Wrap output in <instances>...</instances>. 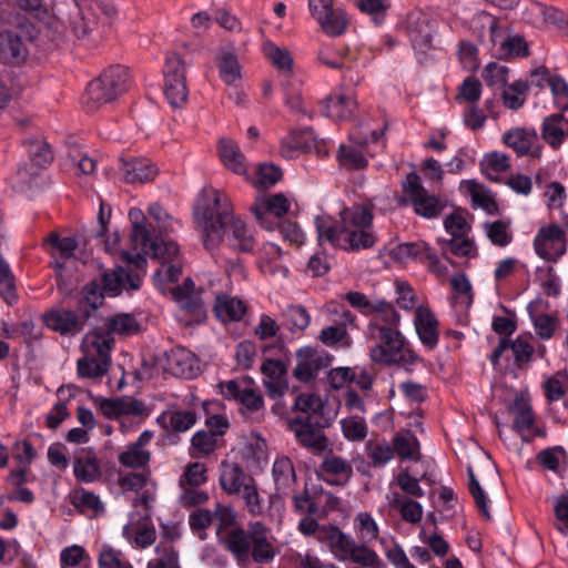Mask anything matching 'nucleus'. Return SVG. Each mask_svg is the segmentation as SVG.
<instances>
[{
    "label": "nucleus",
    "mask_w": 568,
    "mask_h": 568,
    "mask_svg": "<svg viewBox=\"0 0 568 568\" xmlns=\"http://www.w3.org/2000/svg\"><path fill=\"white\" fill-rule=\"evenodd\" d=\"M193 215L203 229V245L207 251L217 248L226 235L227 244L234 251L253 252L256 245L253 230L234 215L230 199L221 191L203 187L195 199Z\"/></svg>",
    "instance_id": "nucleus-1"
},
{
    "label": "nucleus",
    "mask_w": 568,
    "mask_h": 568,
    "mask_svg": "<svg viewBox=\"0 0 568 568\" xmlns=\"http://www.w3.org/2000/svg\"><path fill=\"white\" fill-rule=\"evenodd\" d=\"M217 540L239 566H245L251 558L256 564H268L276 555L268 529L262 521L250 523L248 529L233 527Z\"/></svg>",
    "instance_id": "nucleus-2"
},
{
    "label": "nucleus",
    "mask_w": 568,
    "mask_h": 568,
    "mask_svg": "<svg viewBox=\"0 0 568 568\" xmlns=\"http://www.w3.org/2000/svg\"><path fill=\"white\" fill-rule=\"evenodd\" d=\"M141 284L142 277L129 266L104 270L100 281L94 278L81 288L75 305L88 312L91 318L102 306L105 295L114 297L123 291H138Z\"/></svg>",
    "instance_id": "nucleus-3"
},
{
    "label": "nucleus",
    "mask_w": 568,
    "mask_h": 568,
    "mask_svg": "<svg viewBox=\"0 0 568 568\" xmlns=\"http://www.w3.org/2000/svg\"><path fill=\"white\" fill-rule=\"evenodd\" d=\"M367 337L376 341L371 347V359L379 365H396L407 372L422 358L408 346L403 334L396 327L381 326L376 320H371L367 325Z\"/></svg>",
    "instance_id": "nucleus-4"
},
{
    "label": "nucleus",
    "mask_w": 568,
    "mask_h": 568,
    "mask_svg": "<svg viewBox=\"0 0 568 568\" xmlns=\"http://www.w3.org/2000/svg\"><path fill=\"white\" fill-rule=\"evenodd\" d=\"M114 343V338L109 334L98 331L88 333L81 345L84 355L77 362L79 377L99 378L105 375L111 364Z\"/></svg>",
    "instance_id": "nucleus-5"
},
{
    "label": "nucleus",
    "mask_w": 568,
    "mask_h": 568,
    "mask_svg": "<svg viewBox=\"0 0 568 568\" xmlns=\"http://www.w3.org/2000/svg\"><path fill=\"white\" fill-rule=\"evenodd\" d=\"M129 217L132 224L131 242L135 248L140 247L145 254L162 260V263L175 261L180 253L179 245L154 235V225L148 222L141 210L131 209Z\"/></svg>",
    "instance_id": "nucleus-6"
},
{
    "label": "nucleus",
    "mask_w": 568,
    "mask_h": 568,
    "mask_svg": "<svg viewBox=\"0 0 568 568\" xmlns=\"http://www.w3.org/2000/svg\"><path fill=\"white\" fill-rule=\"evenodd\" d=\"M129 80L130 75L125 67L112 65L88 84L82 103L88 111L92 112L124 93L128 90Z\"/></svg>",
    "instance_id": "nucleus-7"
},
{
    "label": "nucleus",
    "mask_w": 568,
    "mask_h": 568,
    "mask_svg": "<svg viewBox=\"0 0 568 568\" xmlns=\"http://www.w3.org/2000/svg\"><path fill=\"white\" fill-rule=\"evenodd\" d=\"M404 193L408 195L407 199L400 200V204H409L416 215L426 220H434L442 215L447 204L446 201L436 194H430L426 190L420 178L416 172H409L405 180L402 182Z\"/></svg>",
    "instance_id": "nucleus-8"
},
{
    "label": "nucleus",
    "mask_w": 568,
    "mask_h": 568,
    "mask_svg": "<svg viewBox=\"0 0 568 568\" xmlns=\"http://www.w3.org/2000/svg\"><path fill=\"white\" fill-rule=\"evenodd\" d=\"M38 37V30L30 21L20 22L14 29L0 32V61L20 65L29 55V47Z\"/></svg>",
    "instance_id": "nucleus-9"
},
{
    "label": "nucleus",
    "mask_w": 568,
    "mask_h": 568,
    "mask_svg": "<svg viewBox=\"0 0 568 568\" xmlns=\"http://www.w3.org/2000/svg\"><path fill=\"white\" fill-rule=\"evenodd\" d=\"M204 288L196 287L191 277L182 284L171 288L172 298L179 305L181 317L185 326L202 325L207 320V310L202 298Z\"/></svg>",
    "instance_id": "nucleus-10"
},
{
    "label": "nucleus",
    "mask_w": 568,
    "mask_h": 568,
    "mask_svg": "<svg viewBox=\"0 0 568 568\" xmlns=\"http://www.w3.org/2000/svg\"><path fill=\"white\" fill-rule=\"evenodd\" d=\"M89 320V313L77 305L54 306L42 314V322L50 331L67 337H73L83 332Z\"/></svg>",
    "instance_id": "nucleus-11"
},
{
    "label": "nucleus",
    "mask_w": 568,
    "mask_h": 568,
    "mask_svg": "<svg viewBox=\"0 0 568 568\" xmlns=\"http://www.w3.org/2000/svg\"><path fill=\"white\" fill-rule=\"evenodd\" d=\"M164 87L163 93L173 109L182 108L189 97L185 79V67L181 57L176 53L169 54L163 67Z\"/></svg>",
    "instance_id": "nucleus-12"
},
{
    "label": "nucleus",
    "mask_w": 568,
    "mask_h": 568,
    "mask_svg": "<svg viewBox=\"0 0 568 568\" xmlns=\"http://www.w3.org/2000/svg\"><path fill=\"white\" fill-rule=\"evenodd\" d=\"M288 429L294 433L296 442L313 454H321L328 447V439L323 429L329 426L328 419H322L318 424L310 417H293L288 419Z\"/></svg>",
    "instance_id": "nucleus-13"
},
{
    "label": "nucleus",
    "mask_w": 568,
    "mask_h": 568,
    "mask_svg": "<svg viewBox=\"0 0 568 568\" xmlns=\"http://www.w3.org/2000/svg\"><path fill=\"white\" fill-rule=\"evenodd\" d=\"M535 253L547 262H558L567 251L565 230L556 223L542 225L534 239Z\"/></svg>",
    "instance_id": "nucleus-14"
},
{
    "label": "nucleus",
    "mask_w": 568,
    "mask_h": 568,
    "mask_svg": "<svg viewBox=\"0 0 568 568\" xmlns=\"http://www.w3.org/2000/svg\"><path fill=\"white\" fill-rule=\"evenodd\" d=\"M161 369L172 376L192 379L197 376L200 367L196 356L184 347H174L158 358Z\"/></svg>",
    "instance_id": "nucleus-15"
},
{
    "label": "nucleus",
    "mask_w": 568,
    "mask_h": 568,
    "mask_svg": "<svg viewBox=\"0 0 568 568\" xmlns=\"http://www.w3.org/2000/svg\"><path fill=\"white\" fill-rule=\"evenodd\" d=\"M252 383L251 377L222 382L220 383L221 394L227 400L237 402L246 410L257 412L264 407V398L260 392L252 388Z\"/></svg>",
    "instance_id": "nucleus-16"
},
{
    "label": "nucleus",
    "mask_w": 568,
    "mask_h": 568,
    "mask_svg": "<svg viewBox=\"0 0 568 568\" xmlns=\"http://www.w3.org/2000/svg\"><path fill=\"white\" fill-rule=\"evenodd\" d=\"M290 207L288 199L283 193H276L257 197L251 211L262 227L273 230L275 223L271 221V217H283L288 213Z\"/></svg>",
    "instance_id": "nucleus-17"
},
{
    "label": "nucleus",
    "mask_w": 568,
    "mask_h": 568,
    "mask_svg": "<svg viewBox=\"0 0 568 568\" xmlns=\"http://www.w3.org/2000/svg\"><path fill=\"white\" fill-rule=\"evenodd\" d=\"M317 478L331 486H345L353 476L352 465L341 456L329 454L318 466Z\"/></svg>",
    "instance_id": "nucleus-18"
},
{
    "label": "nucleus",
    "mask_w": 568,
    "mask_h": 568,
    "mask_svg": "<svg viewBox=\"0 0 568 568\" xmlns=\"http://www.w3.org/2000/svg\"><path fill=\"white\" fill-rule=\"evenodd\" d=\"M94 404L108 419H118L121 416H140L144 413V404L138 399L98 397L94 399Z\"/></svg>",
    "instance_id": "nucleus-19"
},
{
    "label": "nucleus",
    "mask_w": 568,
    "mask_h": 568,
    "mask_svg": "<svg viewBox=\"0 0 568 568\" xmlns=\"http://www.w3.org/2000/svg\"><path fill=\"white\" fill-rule=\"evenodd\" d=\"M261 371L264 375V385L268 396L272 398L283 396L288 388L285 363L280 359L267 358L263 362Z\"/></svg>",
    "instance_id": "nucleus-20"
},
{
    "label": "nucleus",
    "mask_w": 568,
    "mask_h": 568,
    "mask_svg": "<svg viewBox=\"0 0 568 568\" xmlns=\"http://www.w3.org/2000/svg\"><path fill=\"white\" fill-rule=\"evenodd\" d=\"M414 324L420 343L428 351L435 349L439 339V323L434 312L428 307H417Z\"/></svg>",
    "instance_id": "nucleus-21"
},
{
    "label": "nucleus",
    "mask_w": 568,
    "mask_h": 568,
    "mask_svg": "<svg viewBox=\"0 0 568 568\" xmlns=\"http://www.w3.org/2000/svg\"><path fill=\"white\" fill-rule=\"evenodd\" d=\"M538 141V134L535 129L528 130L523 128H515L503 135V142L514 149L518 156L530 155L531 158L540 156V148L532 150L535 143Z\"/></svg>",
    "instance_id": "nucleus-22"
},
{
    "label": "nucleus",
    "mask_w": 568,
    "mask_h": 568,
    "mask_svg": "<svg viewBox=\"0 0 568 568\" xmlns=\"http://www.w3.org/2000/svg\"><path fill=\"white\" fill-rule=\"evenodd\" d=\"M247 311L248 306L243 300L223 293L216 295L213 305L216 320L225 324L242 321Z\"/></svg>",
    "instance_id": "nucleus-23"
},
{
    "label": "nucleus",
    "mask_w": 568,
    "mask_h": 568,
    "mask_svg": "<svg viewBox=\"0 0 568 568\" xmlns=\"http://www.w3.org/2000/svg\"><path fill=\"white\" fill-rule=\"evenodd\" d=\"M541 139L552 149L559 150L568 138V119L562 112L544 118L540 128Z\"/></svg>",
    "instance_id": "nucleus-24"
},
{
    "label": "nucleus",
    "mask_w": 568,
    "mask_h": 568,
    "mask_svg": "<svg viewBox=\"0 0 568 568\" xmlns=\"http://www.w3.org/2000/svg\"><path fill=\"white\" fill-rule=\"evenodd\" d=\"M318 541L327 544L335 558L341 561L347 560L346 555L355 545V540L335 525H323L318 534Z\"/></svg>",
    "instance_id": "nucleus-25"
},
{
    "label": "nucleus",
    "mask_w": 568,
    "mask_h": 568,
    "mask_svg": "<svg viewBox=\"0 0 568 568\" xmlns=\"http://www.w3.org/2000/svg\"><path fill=\"white\" fill-rule=\"evenodd\" d=\"M221 488L229 495L239 494L254 478L248 476L236 463L223 460L220 466Z\"/></svg>",
    "instance_id": "nucleus-26"
},
{
    "label": "nucleus",
    "mask_w": 568,
    "mask_h": 568,
    "mask_svg": "<svg viewBox=\"0 0 568 568\" xmlns=\"http://www.w3.org/2000/svg\"><path fill=\"white\" fill-rule=\"evenodd\" d=\"M321 113L333 121H347L354 114L356 102L344 94H329L320 102Z\"/></svg>",
    "instance_id": "nucleus-27"
},
{
    "label": "nucleus",
    "mask_w": 568,
    "mask_h": 568,
    "mask_svg": "<svg viewBox=\"0 0 568 568\" xmlns=\"http://www.w3.org/2000/svg\"><path fill=\"white\" fill-rule=\"evenodd\" d=\"M272 475L276 491L282 496H288L296 485V473L293 462L286 457H276L272 467Z\"/></svg>",
    "instance_id": "nucleus-28"
},
{
    "label": "nucleus",
    "mask_w": 568,
    "mask_h": 568,
    "mask_svg": "<svg viewBox=\"0 0 568 568\" xmlns=\"http://www.w3.org/2000/svg\"><path fill=\"white\" fill-rule=\"evenodd\" d=\"M510 410L515 414L513 422L514 429L520 435L524 442H532V438L526 435V432L532 429L536 420L530 402L524 396H516L510 406Z\"/></svg>",
    "instance_id": "nucleus-29"
},
{
    "label": "nucleus",
    "mask_w": 568,
    "mask_h": 568,
    "mask_svg": "<svg viewBox=\"0 0 568 568\" xmlns=\"http://www.w3.org/2000/svg\"><path fill=\"white\" fill-rule=\"evenodd\" d=\"M121 171L126 183H144L154 179L156 168L148 159L122 160Z\"/></svg>",
    "instance_id": "nucleus-30"
},
{
    "label": "nucleus",
    "mask_w": 568,
    "mask_h": 568,
    "mask_svg": "<svg viewBox=\"0 0 568 568\" xmlns=\"http://www.w3.org/2000/svg\"><path fill=\"white\" fill-rule=\"evenodd\" d=\"M408 38L419 62L425 63L427 53L433 49V32L428 22L424 20L409 24Z\"/></svg>",
    "instance_id": "nucleus-31"
},
{
    "label": "nucleus",
    "mask_w": 568,
    "mask_h": 568,
    "mask_svg": "<svg viewBox=\"0 0 568 568\" xmlns=\"http://www.w3.org/2000/svg\"><path fill=\"white\" fill-rule=\"evenodd\" d=\"M326 405L316 394L301 393L295 397L293 409L298 413L295 417H310L315 424H318L325 417Z\"/></svg>",
    "instance_id": "nucleus-32"
},
{
    "label": "nucleus",
    "mask_w": 568,
    "mask_h": 568,
    "mask_svg": "<svg viewBox=\"0 0 568 568\" xmlns=\"http://www.w3.org/2000/svg\"><path fill=\"white\" fill-rule=\"evenodd\" d=\"M69 498L70 504L82 515L94 517L104 511V505L100 497L83 487L74 488Z\"/></svg>",
    "instance_id": "nucleus-33"
},
{
    "label": "nucleus",
    "mask_w": 568,
    "mask_h": 568,
    "mask_svg": "<svg viewBox=\"0 0 568 568\" xmlns=\"http://www.w3.org/2000/svg\"><path fill=\"white\" fill-rule=\"evenodd\" d=\"M531 54L528 42L520 34H508L496 49V58L504 61L526 59Z\"/></svg>",
    "instance_id": "nucleus-34"
},
{
    "label": "nucleus",
    "mask_w": 568,
    "mask_h": 568,
    "mask_svg": "<svg viewBox=\"0 0 568 568\" xmlns=\"http://www.w3.org/2000/svg\"><path fill=\"white\" fill-rule=\"evenodd\" d=\"M217 150L221 161L229 170L236 174L246 173L245 156L235 141L223 138L219 141Z\"/></svg>",
    "instance_id": "nucleus-35"
},
{
    "label": "nucleus",
    "mask_w": 568,
    "mask_h": 568,
    "mask_svg": "<svg viewBox=\"0 0 568 568\" xmlns=\"http://www.w3.org/2000/svg\"><path fill=\"white\" fill-rule=\"evenodd\" d=\"M32 165L43 169L53 161V153L50 144L41 136H30L22 140Z\"/></svg>",
    "instance_id": "nucleus-36"
},
{
    "label": "nucleus",
    "mask_w": 568,
    "mask_h": 568,
    "mask_svg": "<svg viewBox=\"0 0 568 568\" xmlns=\"http://www.w3.org/2000/svg\"><path fill=\"white\" fill-rule=\"evenodd\" d=\"M376 236L369 229L345 227L341 248L345 251L367 250L375 245Z\"/></svg>",
    "instance_id": "nucleus-37"
},
{
    "label": "nucleus",
    "mask_w": 568,
    "mask_h": 568,
    "mask_svg": "<svg viewBox=\"0 0 568 568\" xmlns=\"http://www.w3.org/2000/svg\"><path fill=\"white\" fill-rule=\"evenodd\" d=\"M429 245L425 242H406L397 244L389 251V257L396 262H425Z\"/></svg>",
    "instance_id": "nucleus-38"
},
{
    "label": "nucleus",
    "mask_w": 568,
    "mask_h": 568,
    "mask_svg": "<svg viewBox=\"0 0 568 568\" xmlns=\"http://www.w3.org/2000/svg\"><path fill=\"white\" fill-rule=\"evenodd\" d=\"M315 227L320 242L327 241L332 245L341 247L345 233L344 225H337L329 216H316Z\"/></svg>",
    "instance_id": "nucleus-39"
},
{
    "label": "nucleus",
    "mask_w": 568,
    "mask_h": 568,
    "mask_svg": "<svg viewBox=\"0 0 568 568\" xmlns=\"http://www.w3.org/2000/svg\"><path fill=\"white\" fill-rule=\"evenodd\" d=\"M336 159L339 166L349 172L363 170L368 165V160L362 150L353 145L341 144Z\"/></svg>",
    "instance_id": "nucleus-40"
},
{
    "label": "nucleus",
    "mask_w": 568,
    "mask_h": 568,
    "mask_svg": "<svg viewBox=\"0 0 568 568\" xmlns=\"http://www.w3.org/2000/svg\"><path fill=\"white\" fill-rule=\"evenodd\" d=\"M503 91L501 99L504 105L509 110H519L526 102L529 91L528 80H516L511 84H507Z\"/></svg>",
    "instance_id": "nucleus-41"
},
{
    "label": "nucleus",
    "mask_w": 568,
    "mask_h": 568,
    "mask_svg": "<svg viewBox=\"0 0 568 568\" xmlns=\"http://www.w3.org/2000/svg\"><path fill=\"white\" fill-rule=\"evenodd\" d=\"M484 231L490 243L497 247H506L513 242V233L509 230L510 222L496 220L494 222H485Z\"/></svg>",
    "instance_id": "nucleus-42"
},
{
    "label": "nucleus",
    "mask_w": 568,
    "mask_h": 568,
    "mask_svg": "<svg viewBox=\"0 0 568 568\" xmlns=\"http://www.w3.org/2000/svg\"><path fill=\"white\" fill-rule=\"evenodd\" d=\"M73 473L79 481L92 483L100 476V466L94 454L77 457Z\"/></svg>",
    "instance_id": "nucleus-43"
},
{
    "label": "nucleus",
    "mask_w": 568,
    "mask_h": 568,
    "mask_svg": "<svg viewBox=\"0 0 568 568\" xmlns=\"http://www.w3.org/2000/svg\"><path fill=\"white\" fill-rule=\"evenodd\" d=\"M344 227L371 229L373 224L372 210L366 205H355L342 214Z\"/></svg>",
    "instance_id": "nucleus-44"
},
{
    "label": "nucleus",
    "mask_w": 568,
    "mask_h": 568,
    "mask_svg": "<svg viewBox=\"0 0 568 568\" xmlns=\"http://www.w3.org/2000/svg\"><path fill=\"white\" fill-rule=\"evenodd\" d=\"M0 296L3 301L13 305L18 301L16 277L10 268L9 263L0 253Z\"/></svg>",
    "instance_id": "nucleus-45"
},
{
    "label": "nucleus",
    "mask_w": 568,
    "mask_h": 568,
    "mask_svg": "<svg viewBox=\"0 0 568 568\" xmlns=\"http://www.w3.org/2000/svg\"><path fill=\"white\" fill-rule=\"evenodd\" d=\"M347 560L367 568H384V562L377 552L364 544L353 546L351 552L346 555Z\"/></svg>",
    "instance_id": "nucleus-46"
},
{
    "label": "nucleus",
    "mask_w": 568,
    "mask_h": 568,
    "mask_svg": "<svg viewBox=\"0 0 568 568\" xmlns=\"http://www.w3.org/2000/svg\"><path fill=\"white\" fill-rule=\"evenodd\" d=\"M392 448L394 449V454L396 453L402 459H419V443L409 432L405 435L397 434L393 439Z\"/></svg>",
    "instance_id": "nucleus-47"
},
{
    "label": "nucleus",
    "mask_w": 568,
    "mask_h": 568,
    "mask_svg": "<svg viewBox=\"0 0 568 568\" xmlns=\"http://www.w3.org/2000/svg\"><path fill=\"white\" fill-rule=\"evenodd\" d=\"M390 506L399 510L402 519L407 523L416 524L422 520L423 507L416 500L403 499L398 494H395Z\"/></svg>",
    "instance_id": "nucleus-48"
},
{
    "label": "nucleus",
    "mask_w": 568,
    "mask_h": 568,
    "mask_svg": "<svg viewBox=\"0 0 568 568\" xmlns=\"http://www.w3.org/2000/svg\"><path fill=\"white\" fill-rule=\"evenodd\" d=\"M509 349L513 351L515 366L519 369L525 368L531 361L535 347L530 343L529 337L519 335L516 339H509Z\"/></svg>",
    "instance_id": "nucleus-49"
},
{
    "label": "nucleus",
    "mask_w": 568,
    "mask_h": 568,
    "mask_svg": "<svg viewBox=\"0 0 568 568\" xmlns=\"http://www.w3.org/2000/svg\"><path fill=\"white\" fill-rule=\"evenodd\" d=\"M324 30V32L331 37H338L346 30L347 19L343 10L332 9L326 12L325 19H315Z\"/></svg>",
    "instance_id": "nucleus-50"
},
{
    "label": "nucleus",
    "mask_w": 568,
    "mask_h": 568,
    "mask_svg": "<svg viewBox=\"0 0 568 568\" xmlns=\"http://www.w3.org/2000/svg\"><path fill=\"white\" fill-rule=\"evenodd\" d=\"M510 168L509 158L505 153L494 151L487 153L480 162L481 173L489 180L496 181L490 172L499 174L506 172Z\"/></svg>",
    "instance_id": "nucleus-51"
},
{
    "label": "nucleus",
    "mask_w": 568,
    "mask_h": 568,
    "mask_svg": "<svg viewBox=\"0 0 568 568\" xmlns=\"http://www.w3.org/2000/svg\"><path fill=\"white\" fill-rule=\"evenodd\" d=\"M45 250L52 248L59 252L60 256L69 260L74 255L78 242L74 237H61L57 232H51L43 241Z\"/></svg>",
    "instance_id": "nucleus-52"
},
{
    "label": "nucleus",
    "mask_w": 568,
    "mask_h": 568,
    "mask_svg": "<svg viewBox=\"0 0 568 568\" xmlns=\"http://www.w3.org/2000/svg\"><path fill=\"white\" fill-rule=\"evenodd\" d=\"M310 132V129L292 130L281 142V155L285 159H293L297 156L301 151L306 150L308 145L302 141V138Z\"/></svg>",
    "instance_id": "nucleus-53"
},
{
    "label": "nucleus",
    "mask_w": 568,
    "mask_h": 568,
    "mask_svg": "<svg viewBox=\"0 0 568 568\" xmlns=\"http://www.w3.org/2000/svg\"><path fill=\"white\" fill-rule=\"evenodd\" d=\"M308 354L310 346L302 347L296 352L297 364L293 371V376L303 383H308L317 376Z\"/></svg>",
    "instance_id": "nucleus-54"
},
{
    "label": "nucleus",
    "mask_w": 568,
    "mask_h": 568,
    "mask_svg": "<svg viewBox=\"0 0 568 568\" xmlns=\"http://www.w3.org/2000/svg\"><path fill=\"white\" fill-rule=\"evenodd\" d=\"M509 68L498 62L491 61L483 70V79L488 87L505 88L508 83Z\"/></svg>",
    "instance_id": "nucleus-55"
},
{
    "label": "nucleus",
    "mask_w": 568,
    "mask_h": 568,
    "mask_svg": "<svg viewBox=\"0 0 568 568\" xmlns=\"http://www.w3.org/2000/svg\"><path fill=\"white\" fill-rule=\"evenodd\" d=\"M467 476H468V490H469V494L471 495V497L474 498V501L476 504L478 511L486 519H489L490 514H489V508H488V498H487L486 493L481 488L479 481L477 480V477H476L471 466L467 467Z\"/></svg>",
    "instance_id": "nucleus-56"
},
{
    "label": "nucleus",
    "mask_w": 568,
    "mask_h": 568,
    "mask_svg": "<svg viewBox=\"0 0 568 568\" xmlns=\"http://www.w3.org/2000/svg\"><path fill=\"white\" fill-rule=\"evenodd\" d=\"M373 315L375 316L373 320H376L378 323H381V326L398 328L400 315L392 303H388L384 300L374 302Z\"/></svg>",
    "instance_id": "nucleus-57"
},
{
    "label": "nucleus",
    "mask_w": 568,
    "mask_h": 568,
    "mask_svg": "<svg viewBox=\"0 0 568 568\" xmlns=\"http://www.w3.org/2000/svg\"><path fill=\"white\" fill-rule=\"evenodd\" d=\"M108 332H102L103 334L116 333V334H125L131 335L138 333L140 329V325L135 317L130 314H118L111 317L108 321Z\"/></svg>",
    "instance_id": "nucleus-58"
},
{
    "label": "nucleus",
    "mask_w": 568,
    "mask_h": 568,
    "mask_svg": "<svg viewBox=\"0 0 568 568\" xmlns=\"http://www.w3.org/2000/svg\"><path fill=\"white\" fill-rule=\"evenodd\" d=\"M365 450L373 467H384L394 457V449L385 442L368 440L365 444Z\"/></svg>",
    "instance_id": "nucleus-59"
},
{
    "label": "nucleus",
    "mask_w": 568,
    "mask_h": 568,
    "mask_svg": "<svg viewBox=\"0 0 568 568\" xmlns=\"http://www.w3.org/2000/svg\"><path fill=\"white\" fill-rule=\"evenodd\" d=\"M151 453L146 449H139L132 444L119 455V463L126 468H142L150 462Z\"/></svg>",
    "instance_id": "nucleus-60"
},
{
    "label": "nucleus",
    "mask_w": 568,
    "mask_h": 568,
    "mask_svg": "<svg viewBox=\"0 0 568 568\" xmlns=\"http://www.w3.org/2000/svg\"><path fill=\"white\" fill-rule=\"evenodd\" d=\"M342 432L346 439L361 442L367 436V425L363 417L351 416L341 420Z\"/></svg>",
    "instance_id": "nucleus-61"
},
{
    "label": "nucleus",
    "mask_w": 568,
    "mask_h": 568,
    "mask_svg": "<svg viewBox=\"0 0 568 568\" xmlns=\"http://www.w3.org/2000/svg\"><path fill=\"white\" fill-rule=\"evenodd\" d=\"M99 568H133L125 555L110 546H103L98 558Z\"/></svg>",
    "instance_id": "nucleus-62"
},
{
    "label": "nucleus",
    "mask_w": 568,
    "mask_h": 568,
    "mask_svg": "<svg viewBox=\"0 0 568 568\" xmlns=\"http://www.w3.org/2000/svg\"><path fill=\"white\" fill-rule=\"evenodd\" d=\"M266 55L272 64L281 72L291 73L293 70L294 60L287 49L280 48L275 44H270L266 48Z\"/></svg>",
    "instance_id": "nucleus-63"
},
{
    "label": "nucleus",
    "mask_w": 568,
    "mask_h": 568,
    "mask_svg": "<svg viewBox=\"0 0 568 568\" xmlns=\"http://www.w3.org/2000/svg\"><path fill=\"white\" fill-rule=\"evenodd\" d=\"M290 331H304L311 323V315L302 305H291L284 313Z\"/></svg>",
    "instance_id": "nucleus-64"
}]
</instances>
